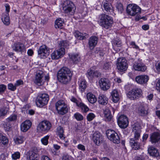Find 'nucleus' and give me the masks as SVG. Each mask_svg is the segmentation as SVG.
I'll use <instances>...</instances> for the list:
<instances>
[{
	"instance_id": "f257e3e1",
	"label": "nucleus",
	"mask_w": 160,
	"mask_h": 160,
	"mask_svg": "<svg viewBox=\"0 0 160 160\" xmlns=\"http://www.w3.org/2000/svg\"><path fill=\"white\" fill-rule=\"evenodd\" d=\"M72 76L70 70L67 68L63 67L58 72L57 78L60 82L66 84L70 81Z\"/></svg>"
},
{
	"instance_id": "f03ea898",
	"label": "nucleus",
	"mask_w": 160,
	"mask_h": 160,
	"mask_svg": "<svg viewBox=\"0 0 160 160\" xmlns=\"http://www.w3.org/2000/svg\"><path fill=\"white\" fill-rule=\"evenodd\" d=\"M98 22L100 25L107 29L111 27L113 23L112 18L104 13L101 14L98 16Z\"/></svg>"
},
{
	"instance_id": "7ed1b4c3",
	"label": "nucleus",
	"mask_w": 160,
	"mask_h": 160,
	"mask_svg": "<svg viewBox=\"0 0 160 160\" xmlns=\"http://www.w3.org/2000/svg\"><path fill=\"white\" fill-rule=\"evenodd\" d=\"M62 12L68 15H73L75 12L76 7L73 3L71 1H64L61 5Z\"/></svg>"
},
{
	"instance_id": "20e7f679",
	"label": "nucleus",
	"mask_w": 160,
	"mask_h": 160,
	"mask_svg": "<svg viewBox=\"0 0 160 160\" xmlns=\"http://www.w3.org/2000/svg\"><path fill=\"white\" fill-rule=\"evenodd\" d=\"M55 108L58 114L61 115H64L67 113L69 110L68 105L62 100H59L56 102Z\"/></svg>"
},
{
	"instance_id": "39448f33",
	"label": "nucleus",
	"mask_w": 160,
	"mask_h": 160,
	"mask_svg": "<svg viewBox=\"0 0 160 160\" xmlns=\"http://www.w3.org/2000/svg\"><path fill=\"white\" fill-rule=\"evenodd\" d=\"M51 127V124L49 122L43 121L38 125L37 130L39 132L45 133L50 130Z\"/></svg>"
},
{
	"instance_id": "423d86ee",
	"label": "nucleus",
	"mask_w": 160,
	"mask_h": 160,
	"mask_svg": "<svg viewBox=\"0 0 160 160\" xmlns=\"http://www.w3.org/2000/svg\"><path fill=\"white\" fill-rule=\"evenodd\" d=\"M108 138L113 143L118 144L120 142V138L118 133L114 131L109 129L106 132Z\"/></svg>"
},
{
	"instance_id": "0eeeda50",
	"label": "nucleus",
	"mask_w": 160,
	"mask_h": 160,
	"mask_svg": "<svg viewBox=\"0 0 160 160\" xmlns=\"http://www.w3.org/2000/svg\"><path fill=\"white\" fill-rule=\"evenodd\" d=\"M142 90L139 88H135L130 90L127 95L131 100H135L142 96Z\"/></svg>"
},
{
	"instance_id": "6e6552de",
	"label": "nucleus",
	"mask_w": 160,
	"mask_h": 160,
	"mask_svg": "<svg viewBox=\"0 0 160 160\" xmlns=\"http://www.w3.org/2000/svg\"><path fill=\"white\" fill-rule=\"evenodd\" d=\"M49 99L48 94L45 93L40 94L37 97L36 104L38 107L42 108L48 103Z\"/></svg>"
},
{
	"instance_id": "1a4fd4ad",
	"label": "nucleus",
	"mask_w": 160,
	"mask_h": 160,
	"mask_svg": "<svg viewBox=\"0 0 160 160\" xmlns=\"http://www.w3.org/2000/svg\"><path fill=\"white\" fill-rule=\"evenodd\" d=\"M128 68L127 61L124 58H120L118 60L117 68L120 72L126 71Z\"/></svg>"
},
{
	"instance_id": "9d476101",
	"label": "nucleus",
	"mask_w": 160,
	"mask_h": 160,
	"mask_svg": "<svg viewBox=\"0 0 160 160\" xmlns=\"http://www.w3.org/2000/svg\"><path fill=\"white\" fill-rule=\"evenodd\" d=\"M127 12L128 14L134 16L140 13L141 8L136 5L130 4L127 6Z\"/></svg>"
},
{
	"instance_id": "9b49d317",
	"label": "nucleus",
	"mask_w": 160,
	"mask_h": 160,
	"mask_svg": "<svg viewBox=\"0 0 160 160\" xmlns=\"http://www.w3.org/2000/svg\"><path fill=\"white\" fill-rule=\"evenodd\" d=\"M38 57L40 58H44L48 56L49 53V49L47 46L43 45L40 46L38 51Z\"/></svg>"
},
{
	"instance_id": "f8f14e48",
	"label": "nucleus",
	"mask_w": 160,
	"mask_h": 160,
	"mask_svg": "<svg viewBox=\"0 0 160 160\" xmlns=\"http://www.w3.org/2000/svg\"><path fill=\"white\" fill-rule=\"evenodd\" d=\"M118 123L119 127L121 128H126L128 126V123L127 117L123 115H121L118 118Z\"/></svg>"
},
{
	"instance_id": "ddd939ff",
	"label": "nucleus",
	"mask_w": 160,
	"mask_h": 160,
	"mask_svg": "<svg viewBox=\"0 0 160 160\" xmlns=\"http://www.w3.org/2000/svg\"><path fill=\"white\" fill-rule=\"evenodd\" d=\"M98 82L101 88L103 90H107L110 87V82L108 78H101Z\"/></svg>"
},
{
	"instance_id": "4468645a",
	"label": "nucleus",
	"mask_w": 160,
	"mask_h": 160,
	"mask_svg": "<svg viewBox=\"0 0 160 160\" xmlns=\"http://www.w3.org/2000/svg\"><path fill=\"white\" fill-rule=\"evenodd\" d=\"M65 54V50L64 48H60L53 52L51 54L52 59H58L62 57Z\"/></svg>"
},
{
	"instance_id": "2eb2a0df",
	"label": "nucleus",
	"mask_w": 160,
	"mask_h": 160,
	"mask_svg": "<svg viewBox=\"0 0 160 160\" xmlns=\"http://www.w3.org/2000/svg\"><path fill=\"white\" fill-rule=\"evenodd\" d=\"M132 133L134 135V138L138 140L140 136V126L138 123H135L132 126Z\"/></svg>"
},
{
	"instance_id": "dca6fc26",
	"label": "nucleus",
	"mask_w": 160,
	"mask_h": 160,
	"mask_svg": "<svg viewBox=\"0 0 160 160\" xmlns=\"http://www.w3.org/2000/svg\"><path fill=\"white\" fill-rule=\"evenodd\" d=\"M149 79V77L146 75H140L135 78L137 82L142 85H146Z\"/></svg>"
},
{
	"instance_id": "f3484780",
	"label": "nucleus",
	"mask_w": 160,
	"mask_h": 160,
	"mask_svg": "<svg viewBox=\"0 0 160 160\" xmlns=\"http://www.w3.org/2000/svg\"><path fill=\"white\" fill-rule=\"evenodd\" d=\"M44 82V74L42 71H39L36 74L34 82L38 86L42 85Z\"/></svg>"
},
{
	"instance_id": "a211bd4d",
	"label": "nucleus",
	"mask_w": 160,
	"mask_h": 160,
	"mask_svg": "<svg viewBox=\"0 0 160 160\" xmlns=\"http://www.w3.org/2000/svg\"><path fill=\"white\" fill-rule=\"evenodd\" d=\"M87 75L88 79L92 80L94 78L100 77L101 73L98 70L93 71L90 69L88 70Z\"/></svg>"
},
{
	"instance_id": "6ab92c4d",
	"label": "nucleus",
	"mask_w": 160,
	"mask_h": 160,
	"mask_svg": "<svg viewBox=\"0 0 160 160\" xmlns=\"http://www.w3.org/2000/svg\"><path fill=\"white\" fill-rule=\"evenodd\" d=\"M133 68L135 70L142 72L145 71L147 69V67L142 61L138 60L135 62L133 65Z\"/></svg>"
},
{
	"instance_id": "aec40b11",
	"label": "nucleus",
	"mask_w": 160,
	"mask_h": 160,
	"mask_svg": "<svg viewBox=\"0 0 160 160\" xmlns=\"http://www.w3.org/2000/svg\"><path fill=\"white\" fill-rule=\"evenodd\" d=\"M92 140L95 143L98 145L102 142L103 140L102 137L99 132L97 131L93 134Z\"/></svg>"
},
{
	"instance_id": "412c9836",
	"label": "nucleus",
	"mask_w": 160,
	"mask_h": 160,
	"mask_svg": "<svg viewBox=\"0 0 160 160\" xmlns=\"http://www.w3.org/2000/svg\"><path fill=\"white\" fill-rule=\"evenodd\" d=\"M98 38L95 36H92L88 40V46L90 49H93L96 45Z\"/></svg>"
},
{
	"instance_id": "4be33fe9",
	"label": "nucleus",
	"mask_w": 160,
	"mask_h": 160,
	"mask_svg": "<svg viewBox=\"0 0 160 160\" xmlns=\"http://www.w3.org/2000/svg\"><path fill=\"white\" fill-rule=\"evenodd\" d=\"M13 49L17 52H23L25 51V48L24 45L21 43H15L13 47Z\"/></svg>"
},
{
	"instance_id": "5701e85b",
	"label": "nucleus",
	"mask_w": 160,
	"mask_h": 160,
	"mask_svg": "<svg viewBox=\"0 0 160 160\" xmlns=\"http://www.w3.org/2000/svg\"><path fill=\"white\" fill-rule=\"evenodd\" d=\"M38 150L37 148H34L32 150L29 152V160H37L38 157Z\"/></svg>"
},
{
	"instance_id": "b1692460",
	"label": "nucleus",
	"mask_w": 160,
	"mask_h": 160,
	"mask_svg": "<svg viewBox=\"0 0 160 160\" xmlns=\"http://www.w3.org/2000/svg\"><path fill=\"white\" fill-rule=\"evenodd\" d=\"M31 125V122L29 120H26L21 124V130L23 132H26L30 128Z\"/></svg>"
},
{
	"instance_id": "393cba45",
	"label": "nucleus",
	"mask_w": 160,
	"mask_h": 160,
	"mask_svg": "<svg viewBox=\"0 0 160 160\" xmlns=\"http://www.w3.org/2000/svg\"><path fill=\"white\" fill-rule=\"evenodd\" d=\"M112 101L115 102H117L119 100L120 95L116 89L112 91L111 93Z\"/></svg>"
},
{
	"instance_id": "a878e982",
	"label": "nucleus",
	"mask_w": 160,
	"mask_h": 160,
	"mask_svg": "<svg viewBox=\"0 0 160 160\" xmlns=\"http://www.w3.org/2000/svg\"><path fill=\"white\" fill-rule=\"evenodd\" d=\"M103 8L106 12L109 14H111L113 12V10L112 5L105 0L103 1Z\"/></svg>"
},
{
	"instance_id": "bb28decb",
	"label": "nucleus",
	"mask_w": 160,
	"mask_h": 160,
	"mask_svg": "<svg viewBox=\"0 0 160 160\" xmlns=\"http://www.w3.org/2000/svg\"><path fill=\"white\" fill-rule=\"evenodd\" d=\"M104 118L107 121H110L112 118V116L109 108H106L103 110Z\"/></svg>"
},
{
	"instance_id": "cd10ccee",
	"label": "nucleus",
	"mask_w": 160,
	"mask_h": 160,
	"mask_svg": "<svg viewBox=\"0 0 160 160\" xmlns=\"http://www.w3.org/2000/svg\"><path fill=\"white\" fill-rule=\"evenodd\" d=\"M160 140V135L158 132H154L151 135L150 141L152 143H156Z\"/></svg>"
},
{
	"instance_id": "c85d7f7f",
	"label": "nucleus",
	"mask_w": 160,
	"mask_h": 160,
	"mask_svg": "<svg viewBox=\"0 0 160 160\" xmlns=\"http://www.w3.org/2000/svg\"><path fill=\"white\" fill-rule=\"evenodd\" d=\"M133 138L130 139V143L132 148L135 150L140 149V144Z\"/></svg>"
},
{
	"instance_id": "c756f323",
	"label": "nucleus",
	"mask_w": 160,
	"mask_h": 160,
	"mask_svg": "<svg viewBox=\"0 0 160 160\" xmlns=\"http://www.w3.org/2000/svg\"><path fill=\"white\" fill-rule=\"evenodd\" d=\"M98 102L101 104L106 105L108 102V98L105 95L100 94L98 97Z\"/></svg>"
},
{
	"instance_id": "7c9ffc66",
	"label": "nucleus",
	"mask_w": 160,
	"mask_h": 160,
	"mask_svg": "<svg viewBox=\"0 0 160 160\" xmlns=\"http://www.w3.org/2000/svg\"><path fill=\"white\" fill-rule=\"evenodd\" d=\"M2 20L4 24L8 25L10 24V18L8 13H3L2 14Z\"/></svg>"
},
{
	"instance_id": "2f4dec72",
	"label": "nucleus",
	"mask_w": 160,
	"mask_h": 160,
	"mask_svg": "<svg viewBox=\"0 0 160 160\" xmlns=\"http://www.w3.org/2000/svg\"><path fill=\"white\" fill-rule=\"evenodd\" d=\"M112 44L113 48L115 51H118L120 50L119 48L122 46V42L120 40L118 39L113 40Z\"/></svg>"
},
{
	"instance_id": "473e14b6",
	"label": "nucleus",
	"mask_w": 160,
	"mask_h": 160,
	"mask_svg": "<svg viewBox=\"0 0 160 160\" xmlns=\"http://www.w3.org/2000/svg\"><path fill=\"white\" fill-rule=\"evenodd\" d=\"M74 36L78 39L79 40H84L86 39L87 34L86 33H82L78 31H75L74 33Z\"/></svg>"
},
{
	"instance_id": "72a5a7b5",
	"label": "nucleus",
	"mask_w": 160,
	"mask_h": 160,
	"mask_svg": "<svg viewBox=\"0 0 160 160\" xmlns=\"http://www.w3.org/2000/svg\"><path fill=\"white\" fill-rule=\"evenodd\" d=\"M148 152L152 156L157 157L159 155L158 150L153 147H151L148 148Z\"/></svg>"
},
{
	"instance_id": "f704fd0d",
	"label": "nucleus",
	"mask_w": 160,
	"mask_h": 160,
	"mask_svg": "<svg viewBox=\"0 0 160 160\" xmlns=\"http://www.w3.org/2000/svg\"><path fill=\"white\" fill-rule=\"evenodd\" d=\"M87 98L88 101L91 103H94L97 100L95 96L91 92H89L87 95Z\"/></svg>"
},
{
	"instance_id": "c9c22d12",
	"label": "nucleus",
	"mask_w": 160,
	"mask_h": 160,
	"mask_svg": "<svg viewBox=\"0 0 160 160\" xmlns=\"http://www.w3.org/2000/svg\"><path fill=\"white\" fill-rule=\"evenodd\" d=\"M63 21L61 18L57 19L55 22V27L56 28H62Z\"/></svg>"
},
{
	"instance_id": "e433bc0d",
	"label": "nucleus",
	"mask_w": 160,
	"mask_h": 160,
	"mask_svg": "<svg viewBox=\"0 0 160 160\" xmlns=\"http://www.w3.org/2000/svg\"><path fill=\"white\" fill-rule=\"evenodd\" d=\"M69 56L70 59L75 63H77L80 60V57L78 54H69Z\"/></svg>"
},
{
	"instance_id": "4c0bfd02",
	"label": "nucleus",
	"mask_w": 160,
	"mask_h": 160,
	"mask_svg": "<svg viewBox=\"0 0 160 160\" xmlns=\"http://www.w3.org/2000/svg\"><path fill=\"white\" fill-rule=\"evenodd\" d=\"M78 106L80 108L82 113H86L89 110V108L82 102H80Z\"/></svg>"
},
{
	"instance_id": "58836bf2",
	"label": "nucleus",
	"mask_w": 160,
	"mask_h": 160,
	"mask_svg": "<svg viewBox=\"0 0 160 160\" xmlns=\"http://www.w3.org/2000/svg\"><path fill=\"white\" fill-rule=\"evenodd\" d=\"M102 68L105 71L110 70L111 68V63L110 62H104L102 65Z\"/></svg>"
},
{
	"instance_id": "ea45409f",
	"label": "nucleus",
	"mask_w": 160,
	"mask_h": 160,
	"mask_svg": "<svg viewBox=\"0 0 160 160\" xmlns=\"http://www.w3.org/2000/svg\"><path fill=\"white\" fill-rule=\"evenodd\" d=\"M64 131L62 127L59 126L57 128V133L60 138L62 140L65 138L63 134Z\"/></svg>"
},
{
	"instance_id": "a19ab883",
	"label": "nucleus",
	"mask_w": 160,
	"mask_h": 160,
	"mask_svg": "<svg viewBox=\"0 0 160 160\" xmlns=\"http://www.w3.org/2000/svg\"><path fill=\"white\" fill-rule=\"evenodd\" d=\"M14 140L15 143L18 144L22 143L24 139L23 136H18L15 138Z\"/></svg>"
},
{
	"instance_id": "79ce46f5",
	"label": "nucleus",
	"mask_w": 160,
	"mask_h": 160,
	"mask_svg": "<svg viewBox=\"0 0 160 160\" xmlns=\"http://www.w3.org/2000/svg\"><path fill=\"white\" fill-rule=\"evenodd\" d=\"M8 143V140L7 138L0 134V143L5 145Z\"/></svg>"
},
{
	"instance_id": "37998d69",
	"label": "nucleus",
	"mask_w": 160,
	"mask_h": 160,
	"mask_svg": "<svg viewBox=\"0 0 160 160\" xmlns=\"http://www.w3.org/2000/svg\"><path fill=\"white\" fill-rule=\"evenodd\" d=\"M17 119V115L15 114H12L8 118L6 119V122H15Z\"/></svg>"
},
{
	"instance_id": "c03bdc74",
	"label": "nucleus",
	"mask_w": 160,
	"mask_h": 160,
	"mask_svg": "<svg viewBox=\"0 0 160 160\" xmlns=\"http://www.w3.org/2000/svg\"><path fill=\"white\" fill-rule=\"evenodd\" d=\"M69 43L67 40H62L60 41L59 43V45L60 48H67L69 46Z\"/></svg>"
},
{
	"instance_id": "a18cd8bd",
	"label": "nucleus",
	"mask_w": 160,
	"mask_h": 160,
	"mask_svg": "<svg viewBox=\"0 0 160 160\" xmlns=\"http://www.w3.org/2000/svg\"><path fill=\"white\" fill-rule=\"evenodd\" d=\"M86 82V81L83 80L81 81L79 84L80 89L82 91H83L87 87Z\"/></svg>"
},
{
	"instance_id": "49530a36",
	"label": "nucleus",
	"mask_w": 160,
	"mask_h": 160,
	"mask_svg": "<svg viewBox=\"0 0 160 160\" xmlns=\"http://www.w3.org/2000/svg\"><path fill=\"white\" fill-rule=\"evenodd\" d=\"M3 127L6 131H9L11 128V125L10 124L9 122H6L3 125Z\"/></svg>"
},
{
	"instance_id": "de8ad7c7",
	"label": "nucleus",
	"mask_w": 160,
	"mask_h": 160,
	"mask_svg": "<svg viewBox=\"0 0 160 160\" xmlns=\"http://www.w3.org/2000/svg\"><path fill=\"white\" fill-rule=\"evenodd\" d=\"M74 117L78 121H81L83 119V117L82 115L78 112H77L74 114Z\"/></svg>"
},
{
	"instance_id": "09e8293b",
	"label": "nucleus",
	"mask_w": 160,
	"mask_h": 160,
	"mask_svg": "<svg viewBox=\"0 0 160 160\" xmlns=\"http://www.w3.org/2000/svg\"><path fill=\"white\" fill-rule=\"evenodd\" d=\"M139 112L141 116H144L147 115L148 113L147 110L143 107H142L140 108Z\"/></svg>"
},
{
	"instance_id": "8fccbe9b",
	"label": "nucleus",
	"mask_w": 160,
	"mask_h": 160,
	"mask_svg": "<svg viewBox=\"0 0 160 160\" xmlns=\"http://www.w3.org/2000/svg\"><path fill=\"white\" fill-rule=\"evenodd\" d=\"M116 7L118 11L120 13H122L123 10V6L122 4L120 3H118Z\"/></svg>"
},
{
	"instance_id": "3c124183",
	"label": "nucleus",
	"mask_w": 160,
	"mask_h": 160,
	"mask_svg": "<svg viewBox=\"0 0 160 160\" xmlns=\"http://www.w3.org/2000/svg\"><path fill=\"white\" fill-rule=\"evenodd\" d=\"M49 138V136L47 135L42 138L41 140L42 143L45 145H47L48 143V139Z\"/></svg>"
},
{
	"instance_id": "603ef678",
	"label": "nucleus",
	"mask_w": 160,
	"mask_h": 160,
	"mask_svg": "<svg viewBox=\"0 0 160 160\" xmlns=\"http://www.w3.org/2000/svg\"><path fill=\"white\" fill-rule=\"evenodd\" d=\"M94 114L92 113H89L87 116V118L88 121H92L95 117Z\"/></svg>"
},
{
	"instance_id": "864d4df0",
	"label": "nucleus",
	"mask_w": 160,
	"mask_h": 160,
	"mask_svg": "<svg viewBox=\"0 0 160 160\" xmlns=\"http://www.w3.org/2000/svg\"><path fill=\"white\" fill-rule=\"evenodd\" d=\"M8 88L9 90L13 91H15L16 89V86L15 84L14 85L12 83L8 84Z\"/></svg>"
},
{
	"instance_id": "5fc2aeb1",
	"label": "nucleus",
	"mask_w": 160,
	"mask_h": 160,
	"mask_svg": "<svg viewBox=\"0 0 160 160\" xmlns=\"http://www.w3.org/2000/svg\"><path fill=\"white\" fill-rule=\"evenodd\" d=\"M7 111L4 108L0 109V118H3L7 113Z\"/></svg>"
},
{
	"instance_id": "6e6d98bb",
	"label": "nucleus",
	"mask_w": 160,
	"mask_h": 160,
	"mask_svg": "<svg viewBox=\"0 0 160 160\" xmlns=\"http://www.w3.org/2000/svg\"><path fill=\"white\" fill-rule=\"evenodd\" d=\"M20 153L19 152H16L12 154V158L13 159L16 160L20 157Z\"/></svg>"
},
{
	"instance_id": "4d7b16f0",
	"label": "nucleus",
	"mask_w": 160,
	"mask_h": 160,
	"mask_svg": "<svg viewBox=\"0 0 160 160\" xmlns=\"http://www.w3.org/2000/svg\"><path fill=\"white\" fill-rule=\"evenodd\" d=\"M70 100L72 102L75 103L77 106H78L79 103L78 100L74 97H72L70 98Z\"/></svg>"
},
{
	"instance_id": "13d9d810",
	"label": "nucleus",
	"mask_w": 160,
	"mask_h": 160,
	"mask_svg": "<svg viewBox=\"0 0 160 160\" xmlns=\"http://www.w3.org/2000/svg\"><path fill=\"white\" fill-rule=\"evenodd\" d=\"M6 88V86L3 84L0 85V92H4Z\"/></svg>"
},
{
	"instance_id": "bf43d9fd",
	"label": "nucleus",
	"mask_w": 160,
	"mask_h": 160,
	"mask_svg": "<svg viewBox=\"0 0 160 160\" xmlns=\"http://www.w3.org/2000/svg\"><path fill=\"white\" fill-rule=\"evenodd\" d=\"M23 84V82L21 80H17L15 83V85L16 87L20 85H22Z\"/></svg>"
},
{
	"instance_id": "052dcab7",
	"label": "nucleus",
	"mask_w": 160,
	"mask_h": 160,
	"mask_svg": "<svg viewBox=\"0 0 160 160\" xmlns=\"http://www.w3.org/2000/svg\"><path fill=\"white\" fill-rule=\"evenodd\" d=\"M78 148L80 150H82L83 151H84L85 150V147L82 144H79L78 146Z\"/></svg>"
},
{
	"instance_id": "680f3d73",
	"label": "nucleus",
	"mask_w": 160,
	"mask_h": 160,
	"mask_svg": "<svg viewBox=\"0 0 160 160\" xmlns=\"http://www.w3.org/2000/svg\"><path fill=\"white\" fill-rule=\"evenodd\" d=\"M70 157L67 154H64L63 155L62 160H70Z\"/></svg>"
},
{
	"instance_id": "e2e57ef3",
	"label": "nucleus",
	"mask_w": 160,
	"mask_h": 160,
	"mask_svg": "<svg viewBox=\"0 0 160 160\" xmlns=\"http://www.w3.org/2000/svg\"><path fill=\"white\" fill-rule=\"evenodd\" d=\"M130 45L133 47V48H135L136 49H139V47L136 45L135 42H132L130 43Z\"/></svg>"
},
{
	"instance_id": "0e129e2a",
	"label": "nucleus",
	"mask_w": 160,
	"mask_h": 160,
	"mask_svg": "<svg viewBox=\"0 0 160 160\" xmlns=\"http://www.w3.org/2000/svg\"><path fill=\"white\" fill-rule=\"evenodd\" d=\"M7 158L6 155L3 153L0 155V160H5Z\"/></svg>"
},
{
	"instance_id": "69168bd1",
	"label": "nucleus",
	"mask_w": 160,
	"mask_h": 160,
	"mask_svg": "<svg viewBox=\"0 0 160 160\" xmlns=\"http://www.w3.org/2000/svg\"><path fill=\"white\" fill-rule=\"evenodd\" d=\"M6 8V11L8 13L10 11V6L8 4H6L5 5Z\"/></svg>"
},
{
	"instance_id": "338daca9",
	"label": "nucleus",
	"mask_w": 160,
	"mask_h": 160,
	"mask_svg": "<svg viewBox=\"0 0 160 160\" xmlns=\"http://www.w3.org/2000/svg\"><path fill=\"white\" fill-rule=\"evenodd\" d=\"M156 87L157 89L160 92V79L158 80L157 83Z\"/></svg>"
},
{
	"instance_id": "774afa93",
	"label": "nucleus",
	"mask_w": 160,
	"mask_h": 160,
	"mask_svg": "<svg viewBox=\"0 0 160 160\" xmlns=\"http://www.w3.org/2000/svg\"><path fill=\"white\" fill-rule=\"evenodd\" d=\"M42 160H51L47 156H43L41 158Z\"/></svg>"
}]
</instances>
